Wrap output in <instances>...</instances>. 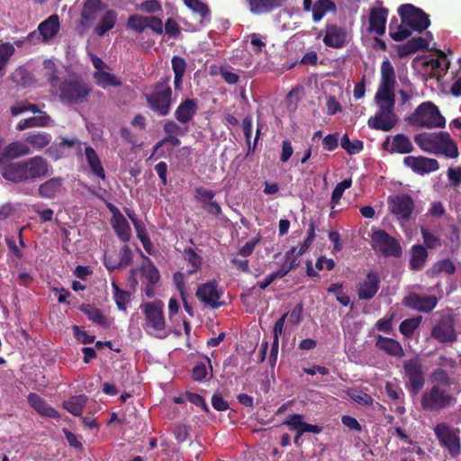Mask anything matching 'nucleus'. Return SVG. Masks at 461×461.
I'll use <instances>...</instances> for the list:
<instances>
[{"label":"nucleus","instance_id":"13d9d810","mask_svg":"<svg viewBox=\"0 0 461 461\" xmlns=\"http://www.w3.org/2000/svg\"><path fill=\"white\" fill-rule=\"evenodd\" d=\"M14 52V47L9 43H3L0 45V71L3 70Z\"/></svg>","mask_w":461,"mask_h":461},{"label":"nucleus","instance_id":"5fc2aeb1","mask_svg":"<svg viewBox=\"0 0 461 461\" xmlns=\"http://www.w3.org/2000/svg\"><path fill=\"white\" fill-rule=\"evenodd\" d=\"M425 452L416 444L410 442V447H405V461H423Z\"/></svg>","mask_w":461,"mask_h":461},{"label":"nucleus","instance_id":"6e6d98bb","mask_svg":"<svg viewBox=\"0 0 461 461\" xmlns=\"http://www.w3.org/2000/svg\"><path fill=\"white\" fill-rule=\"evenodd\" d=\"M348 395L349 396L350 399H352L354 402H357L358 404H361V405H366V406H368V405H371L373 403V399L372 397L360 391V390H357V389H350L348 391Z\"/></svg>","mask_w":461,"mask_h":461},{"label":"nucleus","instance_id":"bb28decb","mask_svg":"<svg viewBox=\"0 0 461 461\" xmlns=\"http://www.w3.org/2000/svg\"><path fill=\"white\" fill-rule=\"evenodd\" d=\"M116 22L117 13L113 10H107L100 16L99 22L94 28V32L102 37L115 26Z\"/></svg>","mask_w":461,"mask_h":461},{"label":"nucleus","instance_id":"c9c22d12","mask_svg":"<svg viewBox=\"0 0 461 461\" xmlns=\"http://www.w3.org/2000/svg\"><path fill=\"white\" fill-rule=\"evenodd\" d=\"M11 80L18 86L26 87L34 83L33 75L24 67L17 68L10 76Z\"/></svg>","mask_w":461,"mask_h":461},{"label":"nucleus","instance_id":"393cba45","mask_svg":"<svg viewBox=\"0 0 461 461\" xmlns=\"http://www.w3.org/2000/svg\"><path fill=\"white\" fill-rule=\"evenodd\" d=\"M412 67L416 70L423 69L425 72H428L429 68L433 73H439V70H444L441 61L430 55L417 56L412 61Z\"/></svg>","mask_w":461,"mask_h":461},{"label":"nucleus","instance_id":"c03bdc74","mask_svg":"<svg viewBox=\"0 0 461 461\" xmlns=\"http://www.w3.org/2000/svg\"><path fill=\"white\" fill-rule=\"evenodd\" d=\"M383 149L390 153L403 154V133H398L393 139L387 137L383 142Z\"/></svg>","mask_w":461,"mask_h":461},{"label":"nucleus","instance_id":"7c9ffc66","mask_svg":"<svg viewBox=\"0 0 461 461\" xmlns=\"http://www.w3.org/2000/svg\"><path fill=\"white\" fill-rule=\"evenodd\" d=\"M143 262L140 267L141 276L147 280V283L157 285L160 280V275L151 259L141 253Z\"/></svg>","mask_w":461,"mask_h":461},{"label":"nucleus","instance_id":"412c9836","mask_svg":"<svg viewBox=\"0 0 461 461\" xmlns=\"http://www.w3.org/2000/svg\"><path fill=\"white\" fill-rule=\"evenodd\" d=\"M31 154V149L25 143L14 141L8 144L0 154V164L4 161H9L22 156Z\"/></svg>","mask_w":461,"mask_h":461},{"label":"nucleus","instance_id":"423d86ee","mask_svg":"<svg viewBox=\"0 0 461 461\" xmlns=\"http://www.w3.org/2000/svg\"><path fill=\"white\" fill-rule=\"evenodd\" d=\"M434 434L439 446L453 457L461 453V430L447 422H439L434 427Z\"/></svg>","mask_w":461,"mask_h":461},{"label":"nucleus","instance_id":"4468645a","mask_svg":"<svg viewBox=\"0 0 461 461\" xmlns=\"http://www.w3.org/2000/svg\"><path fill=\"white\" fill-rule=\"evenodd\" d=\"M221 292L218 289V285L215 281H210L198 286L195 295L202 302L210 305L213 309L220 308L224 304L220 302Z\"/></svg>","mask_w":461,"mask_h":461},{"label":"nucleus","instance_id":"1a4fd4ad","mask_svg":"<svg viewBox=\"0 0 461 461\" xmlns=\"http://www.w3.org/2000/svg\"><path fill=\"white\" fill-rule=\"evenodd\" d=\"M453 401L454 398L449 390L430 387L423 392L420 406L427 411H439L451 405Z\"/></svg>","mask_w":461,"mask_h":461},{"label":"nucleus","instance_id":"774afa93","mask_svg":"<svg viewBox=\"0 0 461 461\" xmlns=\"http://www.w3.org/2000/svg\"><path fill=\"white\" fill-rule=\"evenodd\" d=\"M164 131L167 135H184L185 131H184L176 122L174 121H168L164 124L163 127Z\"/></svg>","mask_w":461,"mask_h":461},{"label":"nucleus","instance_id":"dca6fc26","mask_svg":"<svg viewBox=\"0 0 461 461\" xmlns=\"http://www.w3.org/2000/svg\"><path fill=\"white\" fill-rule=\"evenodd\" d=\"M110 210L113 212L111 220L113 229L122 241H129L131 237V230L127 219L115 206L111 205Z\"/></svg>","mask_w":461,"mask_h":461},{"label":"nucleus","instance_id":"aec40b11","mask_svg":"<svg viewBox=\"0 0 461 461\" xmlns=\"http://www.w3.org/2000/svg\"><path fill=\"white\" fill-rule=\"evenodd\" d=\"M439 153L444 154L446 157L450 158H456L458 157L459 153L457 145L447 131H439V139L436 154Z\"/></svg>","mask_w":461,"mask_h":461},{"label":"nucleus","instance_id":"a211bd4d","mask_svg":"<svg viewBox=\"0 0 461 461\" xmlns=\"http://www.w3.org/2000/svg\"><path fill=\"white\" fill-rule=\"evenodd\" d=\"M347 41L346 31L334 24H329L325 29V35L323 37V42L326 46L334 49L342 48Z\"/></svg>","mask_w":461,"mask_h":461},{"label":"nucleus","instance_id":"49530a36","mask_svg":"<svg viewBox=\"0 0 461 461\" xmlns=\"http://www.w3.org/2000/svg\"><path fill=\"white\" fill-rule=\"evenodd\" d=\"M51 140V136L48 133H28L25 141L38 149H41L48 146Z\"/></svg>","mask_w":461,"mask_h":461},{"label":"nucleus","instance_id":"680f3d73","mask_svg":"<svg viewBox=\"0 0 461 461\" xmlns=\"http://www.w3.org/2000/svg\"><path fill=\"white\" fill-rule=\"evenodd\" d=\"M146 25L156 34H162L164 32L163 23L157 16H147Z\"/></svg>","mask_w":461,"mask_h":461},{"label":"nucleus","instance_id":"79ce46f5","mask_svg":"<svg viewBox=\"0 0 461 461\" xmlns=\"http://www.w3.org/2000/svg\"><path fill=\"white\" fill-rule=\"evenodd\" d=\"M335 8L334 3L330 0H318L312 6V20L315 23L321 21L328 11Z\"/></svg>","mask_w":461,"mask_h":461},{"label":"nucleus","instance_id":"58836bf2","mask_svg":"<svg viewBox=\"0 0 461 461\" xmlns=\"http://www.w3.org/2000/svg\"><path fill=\"white\" fill-rule=\"evenodd\" d=\"M87 401V397L84 394L70 397L63 402L64 408L74 416H80L83 408Z\"/></svg>","mask_w":461,"mask_h":461},{"label":"nucleus","instance_id":"c85d7f7f","mask_svg":"<svg viewBox=\"0 0 461 461\" xmlns=\"http://www.w3.org/2000/svg\"><path fill=\"white\" fill-rule=\"evenodd\" d=\"M38 30L45 41H50L59 31V16L57 14L50 15L39 24Z\"/></svg>","mask_w":461,"mask_h":461},{"label":"nucleus","instance_id":"ea45409f","mask_svg":"<svg viewBox=\"0 0 461 461\" xmlns=\"http://www.w3.org/2000/svg\"><path fill=\"white\" fill-rule=\"evenodd\" d=\"M184 259L188 263L189 267L187 269L188 275H193L201 269L203 264V258L198 255L194 249L191 248H187L184 249L183 252Z\"/></svg>","mask_w":461,"mask_h":461},{"label":"nucleus","instance_id":"39448f33","mask_svg":"<svg viewBox=\"0 0 461 461\" xmlns=\"http://www.w3.org/2000/svg\"><path fill=\"white\" fill-rule=\"evenodd\" d=\"M413 125L422 126L426 128H444L446 126V119L440 113L437 105L432 102H423L420 104L413 113L405 118Z\"/></svg>","mask_w":461,"mask_h":461},{"label":"nucleus","instance_id":"f704fd0d","mask_svg":"<svg viewBox=\"0 0 461 461\" xmlns=\"http://www.w3.org/2000/svg\"><path fill=\"white\" fill-rule=\"evenodd\" d=\"M376 347L392 356H399L402 353L400 343L393 339L384 338L381 335L376 337Z\"/></svg>","mask_w":461,"mask_h":461},{"label":"nucleus","instance_id":"0eeeda50","mask_svg":"<svg viewBox=\"0 0 461 461\" xmlns=\"http://www.w3.org/2000/svg\"><path fill=\"white\" fill-rule=\"evenodd\" d=\"M168 77L165 78L157 85L156 91L145 95L149 107L160 116L167 115L172 104V89L168 86Z\"/></svg>","mask_w":461,"mask_h":461},{"label":"nucleus","instance_id":"7ed1b4c3","mask_svg":"<svg viewBox=\"0 0 461 461\" xmlns=\"http://www.w3.org/2000/svg\"><path fill=\"white\" fill-rule=\"evenodd\" d=\"M50 165L41 156H35L18 162L4 161L0 164L2 176L14 184L41 179L49 175Z\"/></svg>","mask_w":461,"mask_h":461},{"label":"nucleus","instance_id":"a18cd8bd","mask_svg":"<svg viewBox=\"0 0 461 461\" xmlns=\"http://www.w3.org/2000/svg\"><path fill=\"white\" fill-rule=\"evenodd\" d=\"M79 309L93 322L99 324V325H104L106 323V319L99 309L93 307L90 304H82L79 307Z\"/></svg>","mask_w":461,"mask_h":461},{"label":"nucleus","instance_id":"a878e982","mask_svg":"<svg viewBox=\"0 0 461 461\" xmlns=\"http://www.w3.org/2000/svg\"><path fill=\"white\" fill-rule=\"evenodd\" d=\"M27 400L30 405L40 414L50 418L59 417L57 411L50 406L37 393H30L27 396Z\"/></svg>","mask_w":461,"mask_h":461},{"label":"nucleus","instance_id":"f3484780","mask_svg":"<svg viewBox=\"0 0 461 461\" xmlns=\"http://www.w3.org/2000/svg\"><path fill=\"white\" fill-rule=\"evenodd\" d=\"M438 303V299L435 295H419L411 294L405 297V306L415 309L419 312H429Z\"/></svg>","mask_w":461,"mask_h":461},{"label":"nucleus","instance_id":"de8ad7c7","mask_svg":"<svg viewBox=\"0 0 461 461\" xmlns=\"http://www.w3.org/2000/svg\"><path fill=\"white\" fill-rule=\"evenodd\" d=\"M456 270V265L449 258L441 259L437 261L432 267L429 269V272L432 275H438L439 273H446L447 275H453Z\"/></svg>","mask_w":461,"mask_h":461},{"label":"nucleus","instance_id":"473e14b6","mask_svg":"<svg viewBox=\"0 0 461 461\" xmlns=\"http://www.w3.org/2000/svg\"><path fill=\"white\" fill-rule=\"evenodd\" d=\"M85 156L92 174L103 180L105 179L104 169L95 150L92 147L87 146L85 149Z\"/></svg>","mask_w":461,"mask_h":461},{"label":"nucleus","instance_id":"09e8293b","mask_svg":"<svg viewBox=\"0 0 461 461\" xmlns=\"http://www.w3.org/2000/svg\"><path fill=\"white\" fill-rule=\"evenodd\" d=\"M340 145L342 149L351 155L359 153L364 148V144L361 140H350L347 134L342 136Z\"/></svg>","mask_w":461,"mask_h":461},{"label":"nucleus","instance_id":"72a5a7b5","mask_svg":"<svg viewBox=\"0 0 461 461\" xmlns=\"http://www.w3.org/2000/svg\"><path fill=\"white\" fill-rule=\"evenodd\" d=\"M388 210L403 226V195L395 194L387 198Z\"/></svg>","mask_w":461,"mask_h":461},{"label":"nucleus","instance_id":"bf43d9fd","mask_svg":"<svg viewBox=\"0 0 461 461\" xmlns=\"http://www.w3.org/2000/svg\"><path fill=\"white\" fill-rule=\"evenodd\" d=\"M219 75L226 83L230 85L236 84L240 79V76L238 74L234 73L230 68L225 66L220 67Z\"/></svg>","mask_w":461,"mask_h":461},{"label":"nucleus","instance_id":"5701e85b","mask_svg":"<svg viewBox=\"0 0 461 461\" xmlns=\"http://www.w3.org/2000/svg\"><path fill=\"white\" fill-rule=\"evenodd\" d=\"M197 108V102L194 99H185L176 108L175 117L179 122L187 123L196 113Z\"/></svg>","mask_w":461,"mask_h":461},{"label":"nucleus","instance_id":"e433bc0d","mask_svg":"<svg viewBox=\"0 0 461 461\" xmlns=\"http://www.w3.org/2000/svg\"><path fill=\"white\" fill-rule=\"evenodd\" d=\"M93 77L95 83L103 87L106 88L108 86H122V81L113 74L103 71H95L93 74Z\"/></svg>","mask_w":461,"mask_h":461},{"label":"nucleus","instance_id":"cd10ccee","mask_svg":"<svg viewBox=\"0 0 461 461\" xmlns=\"http://www.w3.org/2000/svg\"><path fill=\"white\" fill-rule=\"evenodd\" d=\"M286 0H249L250 12L255 14H262L272 12L283 6Z\"/></svg>","mask_w":461,"mask_h":461},{"label":"nucleus","instance_id":"6e6552de","mask_svg":"<svg viewBox=\"0 0 461 461\" xmlns=\"http://www.w3.org/2000/svg\"><path fill=\"white\" fill-rule=\"evenodd\" d=\"M454 317L450 313L437 312L430 336L439 343H453L457 336L454 326Z\"/></svg>","mask_w":461,"mask_h":461},{"label":"nucleus","instance_id":"f257e3e1","mask_svg":"<svg viewBox=\"0 0 461 461\" xmlns=\"http://www.w3.org/2000/svg\"><path fill=\"white\" fill-rule=\"evenodd\" d=\"M395 85L394 68L391 62L385 59L381 65V81L374 98L378 110L367 122L370 128L388 131L398 122V116L394 113Z\"/></svg>","mask_w":461,"mask_h":461},{"label":"nucleus","instance_id":"0e129e2a","mask_svg":"<svg viewBox=\"0 0 461 461\" xmlns=\"http://www.w3.org/2000/svg\"><path fill=\"white\" fill-rule=\"evenodd\" d=\"M303 303H300L288 313V322L293 325H298L302 321Z\"/></svg>","mask_w":461,"mask_h":461},{"label":"nucleus","instance_id":"f03ea898","mask_svg":"<svg viewBox=\"0 0 461 461\" xmlns=\"http://www.w3.org/2000/svg\"><path fill=\"white\" fill-rule=\"evenodd\" d=\"M43 77L50 86V93L61 103L80 104L87 102L92 87L77 74L62 77V71L51 59L43 62Z\"/></svg>","mask_w":461,"mask_h":461},{"label":"nucleus","instance_id":"e2e57ef3","mask_svg":"<svg viewBox=\"0 0 461 461\" xmlns=\"http://www.w3.org/2000/svg\"><path fill=\"white\" fill-rule=\"evenodd\" d=\"M171 63L174 75L185 76L186 69V62L184 58H181L179 56H174L171 59Z\"/></svg>","mask_w":461,"mask_h":461},{"label":"nucleus","instance_id":"338daca9","mask_svg":"<svg viewBox=\"0 0 461 461\" xmlns=\"http://www.w3.org/2000/svg\"><path fill=\"white\" fill-rule=\"evenodd\" d=\"M185 398L188 402H192L193 404L196 406H201L204 411H210L209 406L207 405L204 399L201 395L194 393L187 392L185 393Z\"/></svg>","mask_w":461,"mask_h":461},{"label":"nucleus","instance_id":"9b49d317","mask_svg":"<svg viewBox=\"0 0 461 461\" xmlns=\"http://www.w3.org/2000/svg\"><path fill=\"white\" fill-rule=\"evenodd\" d=\"M429 25L430 19L427 13L411 4H405V39L409 38L412 32H423Z\"/></svg>","mask_w":461,"mask_h":461},{"label":"nucleus","instance_id":"8fccbe9b","mask_svg":"<svg viewBox=\"0 0 461 461\" xmlns=\"http://www.w3.org/2000/svg\"><path fill=\"white\" fill-rule=\"evenodd\" d=\"M113 288L114 292L113 297L117 304V307L122 311H125L127 308V304L131 300V294L120 289L115 283H113Z\"/></svg>","mask_w":461,"mask_h":461},{"label":"nucleus","instance_id":"2eb2a0df","mask_svg":"<svg viewBox=\"0 0 461 461\" xmlns=\"http://www.w3.org/2000/svg\"><path fill=\"white\" fill-rule=\"evenodd\" d=\"M405 166L410 167L415 173L420 175L435 172L439 168L437 159L425 157H406Z\"/></svg>","mask_w":461,"mask_h":461},{"label":"nucleus","instance_id":"6ab92c4d","mask_svg":"<svg viewBox=\"0 0 461 461\" xmlns=\"http://www.w3.org/2000/svg\"><path fill=\"white\" fill-rule=\"evenodd\" d=\"M379 288V276L375 272H369L366 279L358 288V298L360 300H370L377 293Z\"/></svg>","mask_w":461,"mask_h":461},{"label":"nucleus","instance_id":"20e7f679","mask_svg":"<svg viewBox=\"0 0 461 461\" xmlns=\"http://www.w3.org/2000/svg\"><path fill=\"white\" fill-rule=\"evenodd\" d=\"M140 309L145 316L144 330L154 337L163 339L167 336L164 316V303L160 300L143 303Z\"/></svg>","mask_w":461,"mask_h":461},{"label":"nucleus","instance_id":"4be33fe9","mask_svg":"<svg viewBox=\"0 0 461 461\" xmlns=\"http://www.w3.org/2000/svg\"><path fill=\"white\" fill-rule=\"evenodd\" d=\"M63 184L62 177H52L39 185L38 194L42 198H55L60 193Z\"/></svg>","mask_w":461,"mask_h":461},{"label":"nucleus","instance_id":"4c0bfd02","mask_svg":"<svg viewBox=\"0 0 461 461\" xmlns=\"http://www.w3.org/2000/svg\"><path fill=\"white\" fill-rule=\"evenodd\" d=\"M431 387L446 388L450 391L451 378L447 372L442 368L435 369L429 376Z\"/></svg>","mask_w":461,"mask_h":461},{"label":"nucleus","instance_id":"864d4df0","mask_svg":"<svg viewBox=\"0 0 461 461\" xmlns=\"http://www.w3.org/2000/svg\"><path fill=\"white\" fill-rule=\"evenodd\" d=\"M420 233L426 249H437L441 247V240L435 234L429 232L426 228L421 227Z\"/></svg>","mask_w":461,"mask_h":461},{"label":"nucleus","instance_id":"9d476101","mask_svg":"<svg viewBox=\"0 0 461 461\" xmlns=\"http://www.w3.org/2000/svg\"><path fill=\"white\" fill-rule=\"evenodd\" d=\"M371 246L384 257H399L402 253L400 243L385 230L372 229Z\"/></svg>","mask_w":461,"mask_h":461},{"label":"nucleus","instance_id":"4d7b16f0","mask_svg":"<svg viewBox=\"0 0 461 461\" xmlns=\"http://www.w3.org/2000/svg\"><path fill=\"white\" fill-rule=\"evenodd\" d=\"M423 211L421 204H415L410 195L405 194V221H407L412 214L415 216L420 214Z\"/></svg>","mask_w":461,"mask_h":461},{"label":"nucleus","instance_id":"69168bd1","mask_svg":"<svg viewBox=\"0 0 461 461\" xmlns=\"http://www.w3.org/2000/svg\"><path fill=\"white\" fill-rule=\"evenodd\" d=\"M140 9L142 12L149 14H154L162 10L161 5L158 0H147L142 2L140 5Z\"/></svg>","mask_w":461,"mask_h":461},{"label":"nucleus","instance_id":"37998d69","mask_svg":"<svg viewBox=\"0 0 461 461\" xmlns=\"http://www.w3.org/2000/svg\"><path fill=\"white\" fill-rule=\"evenodd\" d=\"M429 47V40L426 37H413L405 41V56L415 53L419 50H427Z\"/></svg>","mask_w":461,"mask_h":461},{"label":"nucleus","instance_id":"3c124183","mask_svg":"<svg viewBox=\"0 0 461 461\" xmlns=\"http://www.w3.org/2000/svg\"><path fill=\"white\" fill-rule=\"evenodd\" d=\"M185 5L193 12L197 13L203 19H207L210 16V10L207 5L200 0H183Z\"/></svg>","mask_w":461,"mask_h":461},{"label":"nucleus","instance_id":"ddd939ff","mask_svg":"<svg viewBox=\"0 0 461 461\" xmlns=\"http://www.w3.org/2000/svg\"><path fill=\"white\" fill-rule=\"evenodd\" d=\"M405 377L408 378L407 388L411 396H416L425 384V373L418 359L405 361Z\"/></svg>","mask_w":461,"mask_h":461},{"label":"nucleus","instance_id":"2f4dec72","mask_svg":"<svg viewBox=\"0 0 461 461\" xmlns=\"http://www.w3.org/2000/svg\"><path fill=\"white\" fill-rule=\"evenodd\" d=\"M428 256V250L424 246L420 244L413 245L411 250L410 268L420 270L425 265Z\"/></svg>","mask_w":461,"mask_h":461},{"label":"nucleus","instance_id":"f8f14e48","mask_svg":"<svg viewBox=\"0 0 461 461\" xmlns=\"http://www.w3.org/2000/svg\"><path fill=\"white\" fill-rule=\"evenodd\" d=\"M105 9L101 0H85L80 13V20L76 27L79 35H84L100 17V13Z\"/></svg>","mask_w":461,"mask_h":461},{"label":"nucleus","instance_id":"052dcab7","mask_svg":"<svg viewBox=\"0 0 461 461\" xmlns=\"http://www.w3.org/2000/svg\"><path fill=\"white\" fill-rule=\"evenodd\" d=\"M422 321L421 315L413 318L405 319V339L410 338L414 330L420 326Z\"/></svg>","mask_w":461,"mask_h":461},{"label":"nucleus","instance_id":"a19ab883","mask_svg":"<svg viewBox=\"0 0 461 461\" xmlns=\"http://www.w3.org/2000/svg\"><path fill=\"white\" fill-rule=\"evenodd\" d=\"M50 121V117L46 113H41V115L33 116L23 121H21L16 128L19 131H23L27 128L32 127H43L48 125Z\"/></svg>","mask_w":461,"mask_h":461},{"label":"nucleus","instance_id":"603ef678","mask_svg":"<svg viewBox=\"0 0 461 461\" xmlns=\"http://www.w3.org/2000/svg\"><path fill=\"white\" fill-rule=\"evenodd\" d=\"M147 16L139 14L131 15L127 21V27L136 32H142L147 29Z\"/></svg>","mask_w":461,"mask_h":461},{"label":"nucleus","instance_id":"c756f323","mask_svg":"<svg viewBox=\"0 0 461 461\" xmlns=\"http://www.w3.org/2000/svg\"><path fill=\"white\" fill-rule=\"evenodd\" d=\"M387 11L384 8H373L369 18V29L382 35L385 32Z\"/></svg>","mask_w":461,"mask_h":461},{"label":"nucleus","instance_id":"b1692460","mask_svg":"<svg viewBox=\"0 0 461 461\" xmlns=\"http://www.w3.org/2000/svg\"><path fill=\"white\" fill-rule=\"evenodd\" d=\"M439 132H423L414 136V141L424 151L437 153Z\"/></svg>","mask_w":461,"mask_h":461}]
</instances>
